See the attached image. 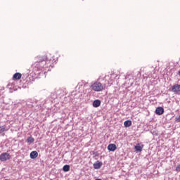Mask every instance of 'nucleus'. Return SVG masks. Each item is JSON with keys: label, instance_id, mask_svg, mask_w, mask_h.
<instances>
[{"label": "nucleus", "instance_id": "f257e3e1", "mask_svg": "<svg viewBox=\"0 0 180 180\" xmlns=\"http://www.w3.org/2000/svg\"><path fill=\"white\" fill-rule=\"evenodd\" d=\"M47 58L45 56L39 57V60L35 63L34 70L35 71H42L43 72H47L49 71V65H47Z\"/></svg>", "mask_w": 180, "mask_h": 180}, {"label": "nucleus", "instance_id": "f03ea898", "mask_svg": "<svg viewBox=\"0 0 180 180\" xmlns=\"http://www.w3.org/2000/svg\"><path fill=\"white\" fill-rule=\"evenodd\" d=\"M91 89L95 92H102L105 89V84H103L100 82H94L91 84Z\"/></svg>", "mask_w": 180, "mask_h": 180}, {"label": "nucleus", "instance_id": "7ed1b4c3", "mask_svg": "<svg viewBox=\"0 0 180 180\" xmlns=\"http://www.w3.org/2000/svg\"><path fill=\"white\" fill-rule=\"evenodd\" d=\"M11 160V155L8 153H4L0 155V161H8Z\"/></svg>", "mask_w": 180, "mask_h": 180}, {"label": "nucleus", "instance_id": "20e7f679", "mask_svg": "<svg viewBox=\"0 0 180 180\" xmlns=\"http://www.w3.org/2000/svg\"><path fill=\"white\" fill-rule=\"evenodd\" d=\"M103 165V163H102V162L97 160L95 163H94L93 167H94V169H100V168Z\"/></svg>", "mask_w": 180, "mask_h": 180}, {"label": "nucleus", "instance_id": "39448f33", "mask_svg": "<svg viewBox=\"0 0 180 180\" xmlns=\"http://www.w3.org/2000/svg\"><path fill=\"white\" fill-rule=\"evenodd\" d=\"M155 114L158 115V116H161V115L164 114V108L158 107L155 110Z\"/></svg>", "mask_w": 180, "mask_h": 180}, {"label": "nucleus", "instance_id": "423d86ee", "mask_svg": "<svg viewBox=\"0 0 180 180\" xmlns=\"http://www.w3.org/2000/svg\"><path fill=\"white\" fill-rule=\"evenodd\" d=\"M172 91L174 92V94H179L180 93V85L174 84L172 86Z\"/></svg>", "mask_w": 180, "mask_h": 180}, {"label": "nucleus", "instance_id": "0eeeda50", "mask_svg": "<svg viewBox=\"0 0 180 180\" xmlns=\"http://www.w3.org/2000/svg\"><path fill=\"white\" fill-rule=\"evenodd\" d=\"M143 145L140 146V144L138 143L136 146H135L134 148L136 153H141V151H143Z\"/></svg>", "mask_w": 180, "mask_h": 180}, {"label": "nucleus", "instance_id": "6e6552de", "mask_svg": "<svg viewBox=\"0 0 180 180\" xmlns=\"http://www.w3.org/2000/svg\"><path fill=\"white\" fill-rule=\"evenodd\" d=\"M30 157L32 160H34L35 158H37V157H39V153H37V151L34 150L30 153Z\"/></svg>", "mask_w": 180, "mask_h": 180}, {"label": "nucleus", "instance_id": "1a4fd4ad", "mask_svg": "<svg viewBox=\"0 0 180 180\" xmlns=\"http://www.w3.org/2000/svg\"><path fill=\"white\" fill-rule=\"evenodd\" d=\"M117 149V147L114 143H110L108 146V150L109 151H115Z\"/></svg>", "mask_w": 180, "mask_h": 180}, {"label": "nucleus", "instance_id": "9d476101", "mask_svg": "<svg viewBox=\"0 0 180 180\" xmlns=\"http://www.w3.org/2000/svg\"><path fill=\"white\" fill-rule=\"evenodd\" d=\"M13 79H20L22 78V74L17 72L15 74L13 75Z\"/></svg>", "mask_w": 180, "mask_h": 180}, {"label": "nucleus", "instance_id": "9b49d317", "mask_svg": "<svg viewBox=\"0 0 180 180\" xmlns=\"http://www.w3.org/2000/svg\"><path fill=\"white\" fill-rule=\"evenodd\" d=\"M93 106H94V108H99V106H101V101H100V100H95L93 102Z\"/></svg>", "mask_w": 180, "mask_h": 180}, {"label": "nucleus", "instance_id": "f8f14e48", "mask_svg": "<svg viewBox=\"0 0 180 180\" xmlns=\"http://www.w3.org/2000/svg\"><path fill=\"white\" fill-rule=\"evenodd\" d=\"M124 127H130L131 126V122L130 120H127L124 122Z\"/></svg>", "mask_w": 180, "mask_h": 180}, {"label": "nucleus", "instance_id": "ddd939ff", "mask_svg": "<svg viewBox=\"0 0 180 180\" xmlns=\"http://www.w3.org/2000/svg\"><path fill=\"white\" fill-rule=\"evenodd\" d=\"M26 141L30 144H32V143H34V138L30 136L27 139Z\"/></svg>", "mask_w": 180, "mask_h": 180}, {"label": "nucleus", "instance_id": "4468645a", "mask_svg": "<svg viewBox=\"0 0 180 180\" xmlns=\"http://www.w3.org/2000/svg\"><path fill=\"white\" fill-rule=\"evenodd\" d=\"M63 170L64 171V172H68V171H70V165H64L63 167Z\"/></svg>", "mask_w": 180, "mask_h": 180}, {"label": "nucleus", "instance_id": "2eb2a0df", "mask_svg": "<svg viewBox=\"0 0 180 180\" xmlns=\"http://www.w3.org/2000/svg\"><path fill=\"white\" fill-rule=\"evenodd\" d=\"M4 131H6L5 126L0 127V134H2Z\"/></svg>", "mask_w": 180, "mask_h": 180}, {"label": "nucleus", "instance_id": "dca6fc26", "mask_svg": "<svg viewBox=\"0 0 180 180\" xmlns=\"http://www.w3.org/2000/svg\"><path fill=\"white\" fill-rule=\"evenodd\" d=\"M175 121H176L177 123H180V115L176 116V117H175Z\"/></svg>", "mask_w": 180, "mask_h": 180}, {"label": "nucleus", "instance_id": "f3484780", "mask_svg": "<svg viewBox=\"0 0 180 180\" xmlns=\"http://www.w3.org/2000/svg\"><path fill=\"white\" fill-rule=\"evenodd\" d=\"M176 171H177V172H180V165H179L176 167Z\"/></svg>", "mask_w": 180, "mask_h": 180}]
</instances>
